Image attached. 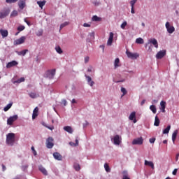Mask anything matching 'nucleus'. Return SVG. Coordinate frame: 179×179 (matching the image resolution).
I'll return each mask as SVG.
<instances>
[{"mask_svg": "<svg viewBox=\"0 0 179 179\" xmlns=\"http://www.w3.org/2000/svg\"><path fill=\"white\" fill-rule=\"evenodd\" d=\"M15 133H8L6 135V143L8 146H13V145H15Z\"/></svg>", "mask_w": 179, "mask_h": 179, "instance_id": "nucleus-1", "label": "nucleus"}, {"mask_svg": "<svg viewBox=\"0 0 179 179\" xmlns=\"http://www.w3.org/2000/svg\"><path fill=\"white\" fill-rule=\"evenodd\" d=\"M54 76H55V69L48 70L45 73V77L48 79H54Z\"/></svg>", "mask_w": 179, "mask_h": 179, "instance_id": "nucleus-2", "label": "nucleus"}, {"mask_svg": "<svg viewBox=\"0 0 179 179\" xmlns=\"http://www.w3.org/2000/svg\"><path fill=\"white\" fill-rule=\"evenodd\" d=\"M10 13L9 8H3L0 11V19H5Z\"/></svg>", "mask_w": 179, "mask_h": 179, "instance_id": "nucleus-3", "label": "nucleus"}, {"mask_svg": "<svg viewBox=\"0 0 179 179\" xmlns=\"http://www.w3.org/2000/svg\"><path fill=\"white\" fill-rule=\"evenodd\" d=\"M46 148H48V149H52V148H54V138L52 137H48L47 138Z\"/></svg>", "mask_w": 179, "mask_h": 179, "instance_id": "nucleus-4", "label": "nucleus"}, {"mask_svg": "<svg viewBox=\"0 0 179 179\" xmlns=\"http://www.w3.org/2000/svg\"><path fill=\"white\" fill-rule=\"evenodd\" d=\"M126 54H127L128 58H130L131 59H136L137 58H139V54H138V53H132V52L127 50Z\"/></svg>", "mask_w": 179, "mask_h": 179, "instance_id": "nucleus-5", "label": "nucleus"}, {"mask_svg": "<svg viewBox=\"0 0 179 179\" xmlns=\"http://www.w3.org/2000/svg\"><path fill=\"white\" fill-rule=\"evenodd\" d=\"M18 117L17 115H15L13 116H10L7 120V124L8 125H13V122L17 120Z\"/></svg>", "mask_w": 179, "mask_h": 179, "instance_id": "nucleus-6", "label": "nucleus"}, {"mask_svg": "<svg viewBox=\"0 0 179 179\" xmlns=\"http://www.w3.org/2000/svg\"><path fill=\"white\" fill-rule=\"evenodd\" d=\"M24 41H26V36H21L20 38L14 41V44L15 45H19L20 44H23Z\"/></svg>", "mask_w": 179, "mask_h": 179, "instance_id": "nucleus-7", "label": "nucleus"}, {"mask_svg": "<svg viewBox=\"0 0 179 179\" xmlns=\"http://www.w3.org/2000/svg\"><path fill=\"white\" fill-rule=\"evenodd\" d=\"M143 143V139L142 137L133 140L132 145H142Z\"/></svg>", "mask_w": 179, "mask_h": 179, "instance_id": "nucleus-8", "label": "nucleus"}, {"mask_svg": "<svg viewBox=\"0 0 179 179\" xmlns=\"http://www.w3.org/2000/svg\"><path fill=\"white\" fill-rule=\"evenodd\" d=\"M166 55V50H161L156 55L157 59H162Z\"/></svg>", "mask_w": 179, "mask_h": 179, "instance_id": "nucleus-9", "label": "nucleus"}, {"mask_svg": "<svg viewBox=\"0 0 179 179\" xmlns=\"http://www.w3.org/2000/svg\"><path fill=\"white\" fill-rule=\"evenodd\" d=\"M136 117V113L132 112L129 117V120H130V121H134V123L136 124V119H135Z\"/></svg>", "mask_w": 179, "mask_h": 179, "instance_id": "nucleus-10", "label": "nucleus"}, {"mask_svg": "<svg viewBox=\"0 0 179 179\" xmlns=\"http://www.w3.org/2000/svg\"><path fill=\"white\" fill-rule=\"evenodd\" d=\"M113 38H114V34L113 32H110L109 35V38L107 41V45H111L113 44Z\"/></svg>", "mask_w": 179, "mask_h": 179, "instance_id": "nucleus-11", "label": "nucleus"}, {"mask_svg": "<svg viewBox=\"0 0 179 179\" xmlns=\"http://www.w3.org/2000/svg\"><path fill=\"white\" fill-rule=\"evenodd\" d=\"M18 6L21 10L24 9L26 6V0H20L18 2Z\"/></svg>", "mask_w": 179, "mask_h": 179, "instance_id": "nucleus-12", "label": "nucleus"}, {"mask_svg": "<svg viewBox=\"0 0 179 179\" xmlns=\"http://www.w3.org/2000/svg\"><path fill=\"white\" fill-rule=\"evenodd\" d=\"M144 164L145 166H149L152 170H155V164H153V162L145 160Z\"/></svg>", "mask_w": 179, "mask_h": 179, "instance_id": "nucleus-13", "label": "nucleus"}, {"mask_svg": "<svg viewBox=\"0 0 179 179\" xmlns=\"http://www.w3.org/2000/svg\"><path fill=\"white\" fill-rule=\"evenodd\" d=\"M37 117H38V108L36 107L33 111L32 120H35Z\"/></svg>", "mask_w": 179, "mask_h": 179, "instance_id": "nucleus-14", "label": "nucleus"}, {"mask_svg": "<svg viewBox=\"0 0 179 179\" xmlns=\"http://www.w3.org/2000/svg\"><path fill=\"white\" fill-rule=\"evenodd\" d=\"M16 65H17V62L13 60L7 64L6 68H8V69L12 68L13 66H16Z\"/></svg>", "mask_w": 179, "mask_h": 179, "instance_id": "nucleus-15", "label": "nucleus"}, {"mask_svg": "<svg viewBox=\"0 0 179 179\" xmlns=\"http://www.w3.org/2000/svg\"><path fill=\"white\" fill-rule=\"evenodd\" d=\"M113 143H114V145H120V143H121V141L120 140L119 135L115 136V137L113 138Z\"/></svg>", "mask_w": 179, "mask_h": 179, "instance_id": "nucleus-16", "label": "nucleus"}, {"mask_svg": "<svg viewBox=\"0 0 179 179\" xmlns=\"http://www.w3.org/2000/svg\"><path fill=\"white\" fill-rule=\"evenodd\" d=\"M160 106H161V108H160L161 111L162 113H166V101H162L160 102Z\"/></svg>", "mask_w": 179, "mask_h": 179, "instance_id": "nucleus-17", "label": "nucleus"}, {"mask_svg": "<svg viewBox=\"0 0 179 179\" xmlns=\"http://www.w3.org/2000/svg\"><path fill=\"white\" fill-rule=\"evenodd\" d=\"M53 157L56 160H62V155H61V154H59V152L53 153Z\"/></svg>", "mask_w": 179, "mask_h": 179, "instance_id": "nucleus-18", "label": "nucleus"}, {"mask_svg": "<svg viewBox=\"0 0 179 179\" xmlns=\"http://www.w3.org/2000/svg\"><path fill=\"white\" fill-rule=\"evenodd\" d=\"M0 34H1V36L3 38H5V37H8V34H9V33L8 32V30H6V29H1Z\"/></svg>", "mask_w": 179, "mask_h": 179, "instance_id": "nucleus-19", "label": "nucleus"}, {"mask_svg": "<svg viewBox=\"0 0 179 179\" xmlns=\"http://www.w3.org/2000/svg\"><path fill=\"white\" fill-rule=\"evenodd\" d=\"M149 41L155 47V48H159V43H157V40L155 38H151Z\"/></svg>", "mask_w": 179, "mask_h": 179, "instance_id": "nucleus-20", "label": "nucleus"}, {"mask_svg": "<svg viewBox=\"0 0 179 179\" xmlns=\"http://www.w3.org/2000/svg\"><path fill=\"white\" fill-rule=\"evenodd\" d=\"M178 134V130H175L172 134V141L173 143L176 142V139H177Z\"/></svg>", "mask_w": 179, "mask_h": 179, "instance_id": "nucleus-21", "label": "nucleus"}, {"mask_svg": "<svg viewBox=\"0 0 179 179\" xmlns=\"http://www.w3.org/2000/svg\"><path fill=\"white\" fill-rule=\"evenodd\" d=\"M85 78L90 85L93 86L94 85V83L92 81V77L85 75Z\"/></svg>", "mask_w": 179, "mask_h": 179, "instance_id": "nucleus-22", "label": "nucleus"}, {"mask_svg": "<svg viewBox=\"0 0 179 179\" xmlns=\"http://www.w3.org/2000/svg\"><path fill=\"white\" fill-rule=\"evenodd\" d=\"M114 66H115V69H117V68H118L119 66H121V65L120 64V58H116L115 59Z\"/></svg>", "mask_w": 179, "mask_h": 179, "instance_id": "nucleus-23", "label": "nucleus"}, {"mask_svg": "<svg viewBox=\"0 0 179 179\" xmlns=\"http://www.w3.org/2000/svg\"><path fill=\"white\" fill-rule=\"evenodd\" d=\"M64 131L68 132L69 134H72L73 132V129L70 126H66L64 127Z\"/></svg>", "mask_w": 179, "mask_h": 179, "instance_id": "nucleus-24", "label": "nucleus"}, {"mask_svg": "<svg viewBox=\"0 0 179 179\" xmlns=\"http://www.w3.org/2000/svg\"><path fill=\"white\" fill-rule=\"evenodd\" d=\"M39 170L44 176H48V172H47L45 168L41 166H39Z\"/></svg>", "mask_w": 179, "mask_h": 179, "instance_id": "nucleus-25", "label": "nucleus"}, {"mask_svg": "<svg viewBox=\"0 0 179 179\" xmlns=\"http://www.w3.org/2000/svg\"><path fill=\"white\" fill-rule=\"evenodd\" d=\"M154 125L155 127H159V125H160V120L159 119V117H157V115L155 116Z\"/></svg>", "mask_w": 179, "mask_h": 179, "instance_id": "nucleus-26", "label": "nucleus"}, {"mask_svg": "<svg viewBox=\"0 0 179 179\" xmlns=\"http://www.w3.org/2000/svg\"><path fill=\"white\" fill-rule=\"evenodd\" d=\"M122 174V179H131L128 176V171H123Z\"/></svg>", "mask_w": 179, "mask_h": 179, "instance_id": "nucleus-27", "label": "nucleus"}, {"mask_svg": "<svg viewBox=\"0 0 179 179\" xmlns=\"http://www.w3.org/2000/svg\"><path fill=\"white\" fill-rule=\"evenodd\" d=\"M40 95L36 92H31L29 93V97L31 99H37V97H39Z\"/></svg>", "mask_w": 179, "mask_h": 179, "instance_id": "nucleus-28", "label": "nucleus"}, {"mask_svg": "<svg viewBox=\"0 0 179 179\" xmlns=\"http://www.w3.org/2000/svg\"><path fill=\"white\" fill-rule=\"evenodd\" d=\"M92 22H101V18L100 17H98L97 15H94L92 17Z\"/></svg>", "mask_w": 179, "mask_h": 179, "instance_id": "nucleus-29", "label": "nucleus"}, {"mask_svg": "<svg viewBox=\"0 0 179 179\" xmlns=\"http://www.w3.org/2000/svg\"><path fill=\"white\" fill-rule=\"evenodd\" d=\"M150 110L153 113V114H156V113H157V109L155 105H151L150 106Z\"/></svg>", "mask_w": 179, "mask_h": 179, "instance_id": "nucleus-30", "label": "nucleus"}, {"mask_svg": "<svg viewBox=\"0 0 179 179\" xmlns=\"http://www.w3.org/2000/svg\"><path fill=\"white\" fill-rule=\"evenodd\" d=\"M46 2L47 1H37V3H38L39 8H41V9H43V6H44V5H45Z\"/></svg>", "mask_w": 179, "mask_h": 179, "instance_id": "nucleus-31", "label": "nucleus"}, {"mask_svg": "<svg viewBox=\"0 0 179 179\" xmlns=\"http://www.w3.org/2000/svg\"><path fill=\"white\" fill-rule=\"evenodd\" d=\"M171 129V125H168L167 127L163 130V134H169L170 132V129Z\"/></svg>", "mask_w": 179, "mask_h": 179, "instance_id": "nucleus-32", "label": "nucleus"}, {"mask_svg": "<svg viewBox=\"0 0 179 179\" xmlns=\"http://www.w3.org/2000/svg\"><path fill=\"white\" fill-rule=\"evenodd\" d=\"M27 52H29V50L25 49L24 50H22L21 52H18V55H22L23 57H24V55H26Z\"/></svg>", "mask_w": 179, "mask_h": 179, "instance_id": "nucleus-33", "label": "nucleus"}, {"mask_svg": "<svg viewBox=\"0 0 179 179\" xmlns=\"http://www.w3.org/2000/svg\"><path fill=\"white\" fill-rule=\"evenodd\" d=\"M104 169L106 171V173H110V171H111V169H110V166H108V164L106 163L104 164Z\"/></svg>", "mask_w": 179, "mask_h": 179, "instance_id": "nucleus-34", "label": "nucleus"}, {"mask_svg": "<svg viewBox=\"0 0 179 179\" xmlns=\"http://www.w3.org/2000/svg\"><path fill=\"white\" fill-rule=\"evenodd\" d=\"M13 103H8L6 107H4L3 110L4 111H8L9 109L12 107Z\"/></svg>", "mask_w": 179, "mask_h": 179, "instance_id": "nucleus-35", "label": "nucleus"}, {"mask_svg": "<svg viewBox=\"0 0 179 179\" xmlns=\"http://www.w3.org/2000/svg\"><path fill=\"white\" fill-rule=\"evenodd\" d=\"M136 44H143L144 41H143V39L142 38H138L136 40Z\"/></svg>", "mask_w": 179, "mask_h": 179, "instance_id": "nucleus-36", "label": "nucleus"}, {"mask_svg": "<svg viewBox=\"0 0 179 179\" xmlns=\"http://www.w3.org/2000/svg\"><path fill=\"white\" fill-rule=\"evenodd\" d=\"M73 168L75 169L76 171H79L80 170V165H79V164H74Z\"/></svg>", "mask_w": 179, "mask_h": 179, "instance_id": "nucleus-37", "label": "nucleus"}, {"mask_svg": "<svg viewBox=\"0 0 179 179\" xmlns=\"http://www.w3.org/2000/svg\"><path fill=\"white\" fill-rule=\"evenodd\" d=\"M174 30H175L174 27H169V29H167V31H168V33H169L170 34H172V33H174Z\"/></svg>", "mask_w": 179, "mask_h": 179, "instance_id": "nucleus-38", "label": "nucleus"}, {"mask_svg": "<svg viewBox=\"0 0 179 179\" xmlns=\"http://www.w3.org/2000/svg\"><path fill=\"white\" fill-rule=\"evenodd\" d=\"M69 24V22H64L63 24H62L61 25H60V31L61 30H62V29H64V27H65V26H68Z\"/></svg>", "mask_w": 179, "mask_h": 179, "instance_id": "nucleus-39", "label": "nucleus"}, {"mask_svg": "<svg viewBox=\"0 0 179 179\" xmlns=\"http://www.w3.org/2000/svg\"><path fill=\"white\" fill-rule=\"evenodd\" d=\"M17 10H13L10 14V17H15V16H17Z\"/></svg>", "mask_w": 179, "mask_h": 179, "instance_id": "nucleus-40", "label": "nucleus"}, {"mask_svg": "<svg viewBox=\"0 0 179 179\" xmlns=\"http://www.w3.org/2000/svg\"><path fill=\"white\" fill-rule=\"evenodd\" d=\"M55 50L58 54H62V49H61V47L57 46L55 48Z\"/></svg>", "mask_w": 179, "mask_h": 179, "instance_id": "nucleus-41", "label": "nucleus"}, {"mask_svg": "<svg viewBox=\"0 0 179 179\" xmlns=\"http://www.w3.org/2000/svg\"><path fill=\"white\" fill-rule=\"evenodd\" d=\"M136 2H138V0H131L130 1V5L131 8H134V6H135V4L136 3Z\"/></svg>", "mask_w": 179, "mask_h": 179, "instance_id": "nucleus-42", "label": "nucleus"}, {"mask_svg": "<svg viewBox=\"0 0 179 179\" xmlns=\"http://www.w3.org/2000/svg\"><path fill=\"white\" fill-rule=\"evenodd\" d=\"M22 82H24V78L22 77L17 80L15 81V83H22Z\"/></svg>", "mask_w": 179, "mask_h": 179, "instance_id": "nucleus-43", "label": "nucleus"}, {"mask_svg": "<svg viewBox=\"0 0 179 179\" xmlns=\"http://www.w3.org/2000/svg\"><path fill=\"white\" fill-rule=\"evenodd\" d=\"M24 29H25L24 26L20 25L17 27V29L18 30V31H23V30H24Z\"/></svg>", "mask_w": 179, "mask_h": 179, "instance_id": "nucleus-44", "label": "nucleus"}, {"mask_svg": "<svg viewBox=\"0 0 179 179\" xmlns=\"http://www.w3.org/2000/svg\"><path fill=\"white\" fill-rule=\"evenodd\" d=\"M19 0H6L7 3H15V2H17Z\"/></svg>", "mask_w": 179, "mask_h": 179, "instance_id": "nucleus-45", "label": "nucleus"}, {"mask_svg": "<svg viewBox=\"0 0 179 179\" xmlns=\"http://www.w3.org/2000/svg\"><path fill=\"white\" fill-rule=\"evenodd\" d=\"M125 80L124 79H120V80H117V78L114 79V82H115V83H120V82H124Z\"/></svg>", "mask_w": 179, "mask_h": 179, "instance_id": "nucleus-46", "label": "nucleus"}, {"mask_svg": "<svg viewBox=\"0 0 179 179\" xmlns=\"http://www.w3.org/2000/svg\"><path fill=\"white\" fill-rule=\"evenodd\" d=\"M127 23L126 21H124L120 26L121 29H125V27L127 26Z\"/></svg>", "mask_w": 179, "mask_h": 179, "instance_id": "nucleus-47", "label": "nucleus"}, {"mask_svg": "<svg viewBox=\"0 0 179 179\" xmlns=\"http://www.w3.org/2000/svg\"><path fill=\"white\" fill-rule=\"evenodd\" d=\"M31 150H32V152H33V153H34V156H37V152H36V150L34 149V147L32 146V147L31 148Z\"/></svg>", "mask_w": 179, "mask_h": 179, "instance_id": "nucleus-48", "label": "nucleus"}, {"mask_svg": "<svg viewBox=\"0 0 179 179\" xmlns=\"http://www.w3.org/2000/svg\"><path fill=\"white\" fill-rule=\"evenodd\" d=\"M69 87H71L72 90L75 89V86H73V85H69L66 86V89H69Z\"/></svg>", "mask_w": 179, "mask_h": 179, "instance_id": "nucleus-49", "label": "nucleus"}, {"mask_svg": "<svg viewBox=\"0 0 179 179\" xmlns=\"http://www.w3.org/2000/svg\"><path fill=\"white\" fill-rule=\"evenodd\" d=\"M90 59V57H89V56H87L85 57V63L87 64V62H89V60Z\"/></svg>", "mask_w": 179, "mask_h": 179, "instance_id": "nucleus-50", "label": "nucleus"}, {"mask_svg": "<svg viewBox=\"0 0 179 179\" xmlns=\"http://www.w3.org/2000/svg\"><path fill=\"white\" fill-rule=\"evenodd\" d=\"M150 143H153L154 142L156 141V138H150Z\"/></svg>", "mask_w": 179, "mask_h": 179, "instance_id": "nucleus-51", "label": "nucleus"}, {"mask_svg": "<svg viewBox=\"0 0 179 179\" xmlns=\"http://www.w3.org/2000/svg\"><path fill=\"white\" fill-rule=\"evenodd\" d=\"M122 94L121 97H124V96H125V94H127V90H122Z\"/></svg>", "mask_w": 179, "mask_h": 179, "instance_id": "nucleus-52", "label": "nucleus"}, {"mask_svg": "<svg viewBox=\"0 0 179 179\" xmlns=\"http://www.w3.org/2000/svg\"><path fill=\"white\" fill-rule=\"evenodd\" d=\"M27 167H29V165H24V166H22L23 171H26V170H27Z\"/></svg>", "mask_w": 179, "mask_h": 179, "instance_id": "nucleus-53", "label": "nucleus"}, {"mask_svg": "<svg viewBox=\"0 0 179 179\" xmlns=\"http://www.w3.org/2000/svg\"><path fill=\"white\" fill-rule=\"evenodd\" d=\"M45 127L48 128V129H50V131H52L54 129V126L49 127V126L45 125Z\"/></svg>", "mask_w": 179, "mask_h": 179, "instance_id": "nucleus-54", "label": "nucleus"}, {"mask_svg": "<svg viewBox=\"0 0 179 179\" xmlns=\"http://www.w3.org/2000/svg\"><path fill=\"white\" fill-rule=\"evenodd\" d=\"M178 169H175L173 170V171L172 172V174H173V176H176V175H177V171H178Z\"/></svg>", "mask_w": 179, "mask_h": 179, "instance_id": "nucleus-55", "label": "nucleus"}, {"mask_svg": "<svg viewBox=\"0 0 179 179\" xmlns=\"http://www.w3.org/2000/svg\"><path fill=\"white\" fill-rule=\"evenodd\" d=\"M24 21L25 22V23H27V24H28V26H31L30 22H29L26 18L24 20Z\"/></svg>", "mask_w": 179, "mask_h": 179, "instance_id": "nucleus-56", "label": "nucleus"}, {"mask_svg": "<svg viewBox=\"0 0 179 179\" xmlns=\"http://www.w3.org/2000/svg\"><path fill=\"white\" fill-rule=\"evenodd\" d=\"M165 26H166V29L170 28V27H170V22H167L166 23Z\"/></svg>", "mask_w": 179, "mask_h": 179, "instance_id": "nucleus-57", "label": "nucleus"}, {"mask_svg": "<svg viewBox=\"0 0 179 179\" xmlns=\"http://www.w3.org/2000/svg\"><path fill=\"white\" fill-rule=\"evenodd\" d=\"M83 27H90V24H87V23H84V24H83Z\"/></svg>", "mask_w": 179, "mask_h": 179, "instance_id": "nucleus-58", "label": "nucleus"}, {"mask_svg": "<svg viewBox=\"0 0 179 179\" xmlns=\"http://www.w3.org/2000/svg\"><path fill=\"white\" fill-rule=\"evenodd\" d=\"M79 145V140H78V138L76 139V144L75 146H78Z\"/></svg>", "mask_w": 179, "mask_h": 179, "instance_id": "nucleus-59", "label": "nucleus"}, {"mask_svg": "<svg viewBox=\"0 0 179 179\" xmlns=\"http://www.w3.org/2000/svg\"><path fill=\"white\" fill-rule=\"evenodd\" d=\"M62 104H63L64 106H66V100L63 99V100L62 101Z\"/></svg>", "mask_w": 179, "mask_h": 179, "instance_id": "nucleus-60", "label": "nucleus"}, {"mask_svg": "<svg viewBox=\"0 0 179 179\" xmlns=\"http://www.w3.org/2000/svg\"><path fill=\"white\" fill-rule=\"evenodd\" d=\"M1 167H2L3 171H5V170H6V166L5 165L2 164Z\"/></svg>", "mask_w": 179, "mask_h": 179, "instance_id": "nucleus-61", "label": "nucleus"}, {"mask_svg": "<svg viewBox=\"0 0 179 179\" xmlns=\"http://www.w3.org/2000/svg\"><path fill=\"white\" fill-rule=\"evenodd\" d=\"M92 69H93V67L90 66V68H88V69H87V72H92Z\"/></svg>", "mask_w": 179, "mask_h": 179, "instance_id": "nucleus-62", "label": "nucleus"}, {"mask_svg": "<svg viewBox=\"0 0 179 179\" xmlns=\"http://www.w3.org/2000/svg\"><path fill=\"white\" fill-rule=\"evenodd\" d=\"M146 102V100L143 99L141 103V106H143V104H145V103Z\"/></svg>", "mask_w": 179, "mask_h": 179, "instance_id": "nucleus-63", "label": "nucleus"}, {"mask_svg": "<svg viewBox=\"0 0 179 179\" xmlns=\"http://www.w3.org/2000/svg\"><path fill=\"white\" fill-rule=\"evenodd\" d=\"M131 13L133 14L135 13V10H134V7H131Z\"/></svg>", "mask_w": 179, "mask_h": 179, "instance_id": "nucleus-64", "label": "nucleus"}]
</instances>
